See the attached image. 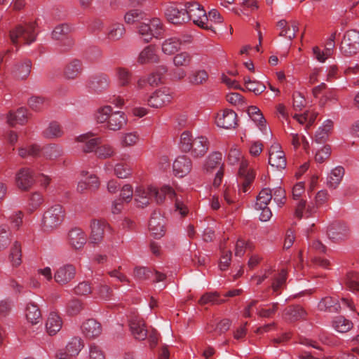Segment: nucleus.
<instances>
[{"label": "nucleus", "instance_id": "obj_50", "mask_svg": "<svg viewBox=\"0 0 359 359\" xmlns=\"http://www.w3.org/2000/svg\"><path fill=\"white\" fill-rule=\"evenodd\" d=\"M63 135V131L60 124L55 121L49 123L48 126L43 131V135L48 139H54L60 137Z\"/></svg>", "mask_w": 359, "mask_h": 359}, {"label": "nucleus", "instance_id": "obj_5", "mask_svg": "<svg viewBox=\"0 0 359 359\" xmlns=\"http://www.w3.org/2000/svg\"><path fill=\"white\" fill-rule=\"evenodd\" d=\"M163 32V25L161 20L154 18L137 26V33L142 41L149 43L153 38L158 39Z\"/></svg>", "mask_w": 359, "mask_h": 359}, {"label": "nucleus", "instance_id": "obj_43", "mask_svg": "<svg viewBox=\"0 0 359 359\" xmlns=\"http://www.w3.org/2000/svg\"><path fill=\"white\" fill-rule=\"evenodd\" d=\"M84 344L82 339L79 337H72L66 345L65 349H63L70 356H77L81 349L83 348Z\"/></svg>", "mask_w": 359, "mask_h": 359}, {"label": "nucleus", "instance_id": "obj_12", "mask_svg": "<svg viewBox=\"0 0 359 359\" xmlns=\"http://www.w3.org/2000/svg\"><path fill=\"white\" fill-rule=\"evenodd\" d=\"M76 276V268L73 264H66L60 266L54 273L57 283L64 285L69 283Z\"/></svg>", "mask_w": 359, "mask_h": 359}, {"label": "nucleus", "instance_id": "obj_21", "mask_svg": "<svg viewBox=\"0 0 359 359\" xmlns=\"http://www.w3.org/2000/svg\"><path fill=\"white\" fill-rule=\"evenodd\" d=\"M149 229L155 238H160L165 234L164 219L160 213L154 212L149 222Z\"/></svg>", "mask_w": 359, "mask_h": 359}, {"label": "nucleus", "instance_id": "obj_27", "mask_svg": "<svg viewBox=\"0 0 359 359\" xmlns=\"http://www.w3.org/2000/svg\"><path fill=\"white\" fill-rule=\"evenodd\" d=\"M222 154L221 152L211 153L205 160L203 165V169L206 172H212L214 170L219 168L223 170Z\"/></svg>", "mask_w": 359, "mask_h": 359}, {"label": "nucleus", "instance_id": "obj_64", "mask_svg": "<svg viewBox=\"0 0 359 359\" xmlns=\"http://www.w3.org/2000/svg\"><path fill=\"white\" fill-rule=\"evenodd\" d=\"M298 31V23L296 21L292 22L291 27L289 25L286 29L280 32V36H284L289 40H292L295 37L296 33Z\"/></svg>", "mask_w": 359, "mask_h": 359}, {"label": "nucleus", "instance_id": "obj_14", "mask_svg": "<svg viewBox=\"0 0 359 359\" xmlns=\"http://www.w3.org/2000/svg\"><path fill=\"white\" fill-rule=\"evenodd\" d=\"M92 133L81 134L76 137V142L80 144L79 147L85 153H91L95 151L101 143V138L93 137Z\"/></svg>", "mask_w": 359, "mask_h": 359}, {"label": "nucleus", "instance_id": "obj_4", "mask_svg": "<svg viewBox=\"0 0 359 359\" xmlns=\"http://www.w3.org/2000/svg\"><path fill=\"white\" fill-rule=\"evenodd\" d=\"M65 216L64 208L59 204L51 206L43 214L41 226L46 232L56 229L63 222Z\"/></svg>", "mask_w": 359, "mask_h": 359}, {"label": "nucleus", "instance_id": "obj_63", "mask_svg": "<svg viewBox=\"0 0 359 359\" xmlns=\"http://www.w3.org/2000/svg\"><path fill=\"white\" fill-rule=\"evenodd\" d=\"M134 194L132 185L126 184L121 189L119 198L128 203L131 201Z\"/></svg>", "mask_w": 359, "mask_h": 359}, {"label": "nucleus", "instance_id": "obj_25", "mask_svg": "<svg viewBox=\"0 0 359 359\" xmlns=\"http://www.w3.org/2000/svg\"><path fill=\"white\" fill-rule=\"evenodd\" d=\"M344 175V169L341 166H337L328 173L326 178V186L330 189H337L340 184Z\"/></svg>", "mask_w": 359, "mask_h": 359}, {"label": "nucleus", "instance_id": "obj_59", "mask_svg": "<svg viewBox=\"0 0 359 359\" xmlns=\"http://www.w3.org/2000/svg\"><path fill=\"white\" fill-rule=\"evenodd\" d=\"M95 293L100 299L109 300L113 295V290L108 285L100 283L96 287Z\"/></svg>", "mask_w": 359, "mask_h": 359}, {"label": "nucleus", "instance_id": "obj_58", "mask_svg": "<svg viewBox=\"0 0 359 359\" xmlns=\"http://www.w3.org/2000/svg\"><path fill=\"white\" fill-rule=\"evenodd\" d=\"M194 138L189 131L183 132L180 135V148L183 152H189L191 150L192 142Z\"/></svg>", "mask_w": 359, "mask_h": 359}, {"label": "nucleus", "instance_id": "obj_41", "mask_svg": "<svg viewBox=\"0 0 359 359\" xmlns=\"http://www.w3.org/2000/svg\"><path fill=\"white\" fill-rule=\"evenodd\" d=\"M333 126L334 124L332 120H325L316 131V141L320 144L325 142L332 131Z\"/></svg>", "mask_w": 359, "mask_h": 359}, {"label": "nucleus", "instance_id": "obj_35", "mask_svg": "<svg viewBox=\"0 0 359 359\" xmlns=\"http://www.w3.org/2000/svg\"><path fill=\"white\" fill-rule=\"evenodd\" d=\"M126 34V29L123 24L116 22L110 25L107 28V38L110 41H117Z\"/></svg>", "mask_w": 359, "mask_h": 359}, {"label": "nucleus", "instance_id": "obj_61", "mask_svg": "<svg viewBox=\"0 0 359 359\" xmlns=\"http://www.w3.org/2000/svg\"><path fill=\"white\" fill-rule=\"evenodd\" d=\"M29 107L34 111H41L47 104L44 98L37 96L31 97L28 100Z\"/></svg>", "mask_w": 359, "mask_h": 359}, {"label": "nucleus", "instance_id": "obj_31", "mask_svg": "<svg viewBox=\"0 0 359 359\" xmlns=\"http://www.w3.org/2000/svg\"><path fill=\"white\" fill-rule=\"evenodd\" d=\"M182 41L177 36L165 39L161 43V51L166 55L175 54L181 48Z\"/></svg>", "mask_w": 359, "mask_h": 359}, {"label": "nucleus", "instance_id": "obj_57", "mask_svg": "<svg viewBox=\"0 0 359 359\" xmlns=\"http://www.w3.org/2000/svg\"><path fill=\"white\" fill-rule=\"evenodd\" d=\"M346 287L351 291H359V273L348 272L345 278Z\"/></svg>", "mask_w": 359, "mask_h": 359}, {"label": "nucleus", "instance_id": "obj_8", "mask_svg": "<svg viewBox=\"0 0 359 359\" xmlns=\"http://www.w3.org/2000/svg\"><path fill=\"white\" fill-rule=\"evenodd\" d=\"M341 52L346 55H353L359 50V32L355 29L348 30L343 38L340 46Z\"/></svg>", "mask_w": 359, "mask_h": 359}, {"label": "nucleus", "instance_id": "obj_11", "mask_svg": "<svg viewBox=\"0 0 359 359\" xmlns=\"http://www.w3.org/2000/svg\"><path fill=\"white\" fill-rule=\"evenodd\" d=\"M269 163L277 169H284L286 166V158L280 145L274 142L269 149Z\"/></svg>", "mask_w": 359, "mask_h": 359}, {"label": "nucleus", "instance_id": "obj_47", "mask_svg": "<svg viewBox=\"0 0 359 359\" xmlns=\"http://www.w3.org/2000/svg\"><path fill=\"white\" fill-rule=\"evenodd\" d=\"M109 79L105 74L100 75L90 81L89 87L95 91H102L109 86Z\"/></svg>", "mask_w": 359, "mask_h": 359}, {"label": "nucleus", "instance_id": "obj_24", "mask_svg": "<svg viewBox=\"0 0 359 359\" xmlns=\"http://www.w3.org/2000/svg\"><path fill=\"white\" fill-rule=\"evenodd\" d=\"M27 120V110L24 107H20L16 111H11L7 115V123L11 126H15L17 124L23 125Z\"/></svg>", "mask_w": 359, "mask_h": 359}, {"label": "nucleus", "instance_id": "obj_45", "mask_svg": "<svg viewBox=\"0 0 359 359\" xmlns=\"http://www.w3.org/2000/svg\"><path fill=\"white\" fill-rule=\"evenodd\" d=\"M95 154L100 159L105 160L113 158L116 154L114 147L110 144L98 145L95 150Z\"/></svg>", "mask_w": 359, "mask_h": 359}, {"label": "nucleus", "instance_id": "obj_10", "mask_svg": "<svg viewBox=\"0 0 359 359\" xmlns=\"http://www.w3.org/2000/svg\"><path fill=\"white\" fill-rule=\"evenodd\" d=\"M185 4L171 3L165 10V15L168 20L173 24L186 22Z\"/></svg>", "mask_w": 359, "mask_h": 359}, {"label": "nucleus", "instance_id": "obj_55", "mask_svg": "<svg viewBox=\"0 0 359 359\" xmlns=\"http://www.w3.org/2000/svg\"><path fill=\"white\" fill-rule=\"evenodd\" d=\"M11 242V232L6 225L0 226V251L7 249Z\"/></svg>", "mask_w": 359, "mask_h": 359}, {"label": "nucleus", "instance_id": "obj_40", "mask_svg": "<svg viewBox=\"0 0 359 359\" xmlns=\"http://www.w3.org/2000/svg\"><path fill=\"white\" fill-rule=\"evenodd\" d=\"M8 260L12 266L18 267L22 263V246L18 241H15L8 255Z\"/></svg>", "mask_w": 359, "mask_h": 359}, {"label": "nucleus", "instance_id": "obj_49", "mask_svg": "<svg viewBox=\"0 0 359 359\" xmlns=\"http://www.w3.org/2000/svg\"><path fill=\"white\" fill-rule=\"evenodd\" d=\"M225 301L220 298V295L217 292H206L201 296L200 299L198 300V304L200 305H205V304H221L224 303Z\"/></svg>", "mask_w": 359, "mask_h": 359}, {"label": "nucleus", "instance_id": "obj_42", "mask_svg": "<svg viewBox=\"0 0 359 359\" xmlns=\"http://www.w3.org/2000/svg\"><path fill=\"white\" fill-rule=\"evenodd\" d=\"M285 315L287 320L297 321L304 318L306 315L305 310L299 305H293L285 310Z\"/></svg>", "mask_w": 359, "mask_h": 359}, {"label": "nucleus", "instance_id": "obj_3", "mask_svg": "<svg viewBox=\"0 0 359 359\" xmlns=\"http://www.w3.org/2000/svg\"><path fill=\"white\" fill-rule=\"evenodd\" d=\"M185 16L187 17L186 22L192 20L196 25L203 29L212 30V26L208 21L205 9L198 2L185 3Z\"/></svg>", "mask_w": 359, "mask_h": 359}, {"label": "nucleus", "instance_id": "obj_1", "mask_svg": "<svg viewBox=\"0 0 359 359\" xmlns=\"http://www.w3.org/2000/svg\"><path fill=\"white\" fill-rule=\"evenodd\" d=\"M228 163L236 165L240 163L238 169V183L241 184L239 191L246 194L249 191L251 183L255 178L254 170L248 168V161L243 158L241 151L235 146H232L227 155Z\"/></svg>", "mask_w": 359, "mask_h": 359}, {"label": "nucleus", "instance_id": "obj_9", "mask_svg": "<svg viewBox=\"0 0 359 359\" xmlns=\"http://www.w3.org/2000/svg\"><path fill=\"white\" fill-rule=\"evenodd\" d=\"M172 95L170 90L165 88L154 91L148 98V105L153 108H161L171 102Z\"/></svg>", "mask_w": 359, "mask_h": 359}, {"label": "nucleus", "instance_id": "obj_46", "mask_svg": "<svg viewBox=\"0 0 359 359\" xmlns=\"http://www.w3.org/2000/svg\"><path fill=\"white\" fill-rule=\"evenodd\" d=\"M192 55L190 53L183 51L175 55L172 63L175 67H188L192 62Z\"/></svg>", "mask_w": 359, "mask_h": 359}, {"label": "nucleus", "instance_id": "obj_52", "mask_svg": "<svg viewBox=\"0 0 359 359\" xmlns=\"http://www.w3.org/2000/svg\"><path fill=\"white\" fill-rule=\"evenodd\" d=\"M272 199V190L269 188L262 189L257 196L255 208H263L268 206Z\"/></svg>", "mask_w": 359, "mask_h": 359}, {"label": "nucleus", "instance_id": "obj_23", "mask_svg": "<svg viewBox=\"0 0 359 359\" xmlns=\"http://www.w3.org/2000/svg\"><path fill=\"white\" fill-rule=\"evenodd\" d=\"M152 186L144 187L138 186L136 187L134 197L137 206L144 208L149 204V200L152 197Z\"/></svg>", "mask_w": 359, "mask_h": 359}, {"label": "nucleus", "instance_id": "obj_33", "mask_svg": "<svg viewBox=\"0 0 359 359\" xmlns=\"http://www.w3.org/2000/svg\"><path fill=\"white\" fill-rule=\"evenodd\" d=\"M25 315L27 322L32 325L38 324L41 320L40 309L36 304L32 302L27 304Z\"/></svg>", "mask_w": 359, "mask_h": 359}, {"label": "nucleus", "instance_id": "obj_7", "mask_svg": "<svg viewBox=\"0 0 359 359\" xmlns=\"http://www.w3.org/2000/svg\"><path fill=\"white\" fill-rule=\"evenodd\" d=\"M36 23L30 22L25 25H18L11 31L10 38L14 45L18 43L30 44L36 39Z\"/></svg>", "mask_w": 359, "mask_h": 359}, {"label": "nucleus", "instance_id": "obj_26", "mask_svg": "<svg viewBox=\"0 0 359 359\" xmlns=\"http://www.w3.org/2000/svg\"><path fill=\"white\" fill-rule=\"evenodd\" d=\"M81 330L86 337L95 338L102 333V326L95 320L88 319L83 323Z\"/></svg>", "mask_w": 359, "mask_h": 359}, {"label": "nucleus", "instance_id": "obj_37", "mask_svg": "<svg viewBox=\"0 0 359 359\" xmlns=\"http://www.w3.org/2000/svg\"><path fill=\"white\" fill-rule=\"evenodd\" d=\"M248 114L262 132H266L267 130L266 119L257 107H249L248 109Z\"/></svg>", "mask_w": 359, "mask_h": 359}, {"label": "nucleus", "instance_id": "obj_16", "mask_svg": "<svg viewBox=\"0 0 359 359\" xmlns=\"http://www.w3.org/2000/svg\"><path fill=\"white\" fill-rule=\"evenodd\" d=\"M15 182L20 189L27 191L35 182L33 171L27 168H21L16 174Z\"/></svg>", "mask_w": 359, "mask_h": 359}, {"label": "nucleus", "instance_id": "obj_28", "mask_svg": "<svg viewBox=\"0 0 359 359\" xmlns=\"http://www.w3.org/2000/svg\"><path fill=\"white\" fill-rule=\"evenodd\" d=\"M45 326L48 334L53 336L61 330L62 322L57 313L50 312L48 316Z\"/></svg>", "mask_w": 359, "mask_h": 359}, {"label": "nucleus", "instance_id": "obj_15", "mask_svg": "<svg viewBox=\"0 0 359 359\" xmlns=\"http://www.w3.org/2000/svg\"><path fill=\"white\" fill-rule=\"evenodd\" d=\"M109 229L110 226L106 221L93 219L90 222V242L94 244L100 243L103 240L104 232Z\"/></svg>", "mask_w": 359, "mask_h": 359}, {"label": "nucleus", "instance_id": "obj_62", "mask_svg": "<svg viewBox=\"0 0 359 359\" xmlns=\"http://www.w3.org/2000/svg\"><path fill=\"white\" fill-rule=\"evenodd\" d=\"M40 148L36 144L30 145L27 147H21L19 149V156L22 158L27 156H36L39 154Z\"/></svg>", "mask_w": 359, "mask_h": 359}, {"label": "nucleus", "instance_id": "obj_19", "mask_svg": "<svg viewBox=\"0 0 359 359\" xmlns=\"http://www.w3.org/2000/svg\"><path fill=\"white\" fill-rule=\"evenodd\" d=\"M160 56L158 54L156 47L154 45H148L139 53L137 62L140 65L158 63Z\"/></svg>", "mask_w": 359, "mask_h": 359}, {"label": "nucleus", "instance_id": "obj_34", "mask_svg": "<svg viewBox=\"0 0 359 359\" xmlns=\"http://www.w3.org/2000/svg\"><path fill=\"white\" fill-rule=\"evenodd\" d=\"M114 77L119 86L125 87L130 84L133 74L128 69L119 67L115 69Z\"/></svg>", "mask_w": 359, "mask_h": 359}, {"label": "nucleus", "instance_id": "obj_60", "mask_svg": "<svg viewBox=\"0 0 359 359\" xmlns=\"http://www.w3.org/2000/svg\"><path fill=\"white\" fill-rule=\"evenodd\" d=\"M144 17V13L139 9H133L127 12L124 15V20L127 24H133Z\"/></svg>", "mask_w": 359, "mask_h": 359}, {"label": "nucleus", "instance_id": "obj_39", "mask_svg": "<svg viewBox=\"0 0 359 359\" xmlns=\"http://www.w3.org/2000/svg\"><path fill=\"white\" fill-rule=\"evenodd\" d=\"M278 302H271L266 304H261L257 309V314L261 318H271L278 311Z\"/></svg>", "mask_w": 359, "mask_h": 359}, {"label": "nucleus", "instance_id": "obj_6", "mask_svg": "<svg viewBox=\"0 0 359 359\" xmlns=\"http://www.w3.org/2000/svg\"><path fill=\"white\" fill-rule=\"evenodd\" d=\"M151 190L152 197L154 196L155 198L157 203H163L166 196L170 198H175V211L178 212L182 217H184L188 214V208L184 202L176 196V194L172 187L165 185L158 190L156 187H153Z\"/></svg>", "mask_w": 359, "mask_h": 359}, {"label": "nucleus", "instance_id": "obj_53", "mask_svg": "<svg viewBox=\"0 0 359 359\" xmlns=\"http://www.w3.org/2000/svg\"><path fill=\"white\" fill-rule=\"evenodd\" d=\"M231 324V323L229 319H223L215 327L208 325L206 330L208 333H212L213 335H221L229 330Z\"/></svg>", "mask_w": 359, "mask_h": 359}, {"label": "nucleus", "instance_id": "obj_30", "mask_svg": "<svg viewBox=\"0 0 359 359\" xmlns=\"http://www.w3.org/2000/svg\"><path fill=\"white\" fill-rule=\"evenodd\" d=\"M70 32V27L67 24H62L55 27L52 32V37L55 40L65 41L68 47L74 44V40L67 36Z\"/></svg>", "mask_w": 359, "mask_h": 359}, {"label": "nucleus", "instance_id": "obj_2", "mask_svg": "<svg viewBox=\"0 0 359 359\" xmlns=\"http://www.w3.org/2000/svg\"><path fill=\"white\" fill-rule=\"evenodd\" d=\"M97 123L104 124L105 128L117 131L123 128L127 123V117L124 112L113 111L111 106L106 105L100 107L95 115Z\"/></svg>", "mask_w": 359, "mask_h": 359}, {"label": "nucleus", "instance_id": "obj_20", "mask_svg": "<svg viewBox=\"0 0 359 359\" xmlns=\"http://www.w3.org/2000/svg\"><path fill=\"white\" fill-rule=\"evenodd\" d=\"M87 236L79 228L72 229L68 233V243L74 250H81L86 245Z\"/></svg>", "mask_w": 359, "mask_h": 359}, {"label": "nucleus", "instance_id": "obj_36", "mask_svg": "<svg viewBox=\"0 0 359 359\" xmlns=\"http://www.w3.org/2000/svg\"><path fill=\"white\" fill-rule=\"evenodd\" d=\"M82 63L78 59L72 60L65 67L64 75L68 79H74L82 72Z\"/></svg>", "mask_w": 359, "mask_h": 359}, {"label": "nucleus", "instance_id": "obj_17", "mask_svg": "<svg viewBox=\"0 0 359 359\" xmlns=\"http://www.w3.org/2000/svg\"><path fill=\"white\" fill-rule=\"evenodd\" d=\"M192 162L191 159L184 155L177 156L172 163V171L175 176L183 177L191 170Z\"/></svg>", "mask_w": 359, "mask_h": 359}, {"label": "nucleus", "instance_id": "obj_51", "mask_svg": "<svg viewBox=\"0 0 359 359\" xmlns=\"http://www.w3.org/2000/svg\"><path fill=\"white\" fill-rule=\"evenodd\" d=\"M114 174L119 179H126L132 175V168L126 163H117L114 165Z\"/></svg>", "mask_w": 359, "mask_h": 359}, {"label": "nucleus", "instance_id": "obj_38", "mask_svg": "<svg viewBox=\"0 0 359 359\" xmlns=\"http://www.w3.org/2000/svg\"><path fill=\"white\" fill-rule=\"evenodd\" d=\"M31 69L32 62L26 60L23 62L17 64L12 70V74L16 79H25L29 75Z\"/></svg>", "mask_w": 359, "mask_h": 359}, {"label": "nucleus", "instance_id": "obj_13", "mask_svg": "<svg viewBox=\"0 0 359 359\" xmlns=\"http://www.w3.org/2000/svg\"><path fill=\"white\" fill-rule=\"evenodd\" d=\"M215 123L220 128H233L237 125V114L231 109H224L217 114Z\"/></svg>", "mask_w": 359, "mask_h": 359}, {"label": "nucleus", "instance_id": "obj_22", "mask_svg": "<svg viewBox=\"0 0 359 359\" xmlns=\"http://www.w3.org/2000/svg\"><path fill=\"white\" fill-rule=\"evenodd\" d=\"M130 330L133 337L138 340H144L147 336V330L144 322L138 316L133 317L129 321Z\"/></svg>", "mask_w": 359, "mask_h": 359}, {"label": "nucleus", "instance_id": "obj_56", "mask_svg": "<svg viewBox=\"0 0 359 359\" xmlns=\"http://www.w3.org/2000/svg\"><path fill=\"white\" fill-rule=\"evenodd\" d=\"M244 82L247 89L253 92L255 95L262 93L266 88L262 83L256 80H251L249 77H245Z\"/></svg>", "mask_w": 359, "mask_h": 359}, {"label": "nucleus", "instance_id": "obj_29", "mask_svg": "<svg viewBox=\"0 0 359 359\" xmlns=\"http://www.w3.org/2000/svg\"><path fill=\"white\" fill-rule=\"evenodd\" d=\"M209 142L205 137H198L194 138L192 142L191 154L195 157H201L205 154L208 149Z\"/></svg>", "mask_w": 359, "mask_h": 359}, {"label": "nucleus", "instance_id": "obj_18", "mask_svg": "<svg viewBox=\"0 0 359 359\" xmlns=\"http://www.w3.org/2000/svg\"><path fill=\"white\" fill-rule=\"evenodd\" d=\"M327 233L330 239L338 242L346 239L349 236L350 231L345 224L335 222L329 226Z\"/></svg>", "mask_w": 359, "mask_h": 359}, {"label": "nucleus", "instance_id": "obj_54", "mask_svg": "<svg viewBox=\"0 0 359 359\" xmlns=\"http://www.w3.org/2000/svg\"><path fill=\"white\" fill-rule=\"evenodd\" d=\"M332 326L337 332L344 333L352 327L353 323L343 316H338L333 320Z\"/></svg>", "mask_w": 359, "mask_h": 359}, {"label": "nucleus", "instance_id": "obj_44", "mask_svg": "<svg viewBox=\"0 0 359 359\" xmlns=\"http://www.w3.org/2000/svg\"><path fill=\"white\" fill-rule=\"evenodd\" d=\"M140 141V135L137 132H128L121 134L120 145L123 148L132 147L137 144Z\"/></svg>", "mask_w": 359, "mask_h": 359}, {"label": "nucleus", "instance_id": "obj_32", "mask_svg": "<svg viewBox=\"0 0 359 359\" xmlns=\"http://www.w3.org/2000/svg\"><path fill=\"white\" fill-rule=\"evenodd\" d=\"M318 309L320 311L337 313L340 311L341 306L337 299L332 297H325L319 302Z\"/></svg>", "mask_w": 359, "mask_h": 359}, {"label": "nucleus", "instance_id": "obj_48", "mask_svg": "<svg viewBox=\"0 0 359 359\" xmlns=\"http://www.w3.org/2000/svg\"><path fill=\"white\" fill-rule=\"evenodd\" d=\"M208 79V74L204 69H198L193 71L188 76V81L189 83L198 86L202 85Z\"/></svg>", "mask_w": 359, "mask_h": 359}]
</instances>
